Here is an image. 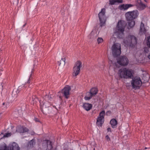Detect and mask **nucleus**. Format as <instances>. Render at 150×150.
Instances as JSON below:
<instances>
[{
    "mask_svg": "<svg viewBox=\"0 0 150 150\" xmlns=\"http://www.w3.org/2000/svg\"><path fill=\"white\" fill-rule=\"evenodd\" d=\"M126 25V23L123 21H120L118 22L114 33L117 34L120 38L124 36V32Z\"/></svg>",
    "mask_w": 150,
    "mask_h": 150,
    "instance_id": "f257e3e1",
    "label": "nucleus"
},
{
    "mask_svg": "<svg viewBox=\"0 0 150 150\" xmlns=\"http://www.w3.org/2000/svg\"><path fill=\"white\" fill-rule=\"evenodd\" d=\"M137 38L133 35H129L124 40V43L127 46L134 47L137 43Z\"/></svg>",
    "mask_w": 150,
    "mask_h": 150,
    "instance_id": "f03ea898",
    "label": "nucleus"
},
{
    "mask_svg": "<svg viewBox=\"0 0 150 150\" xmlns=\"http://www.w3.org/2000/svg\"><path fill=\"white\" fill-rule=\"evenodd\" d=\"M119 74L121 78L131 79L133 77L132 71L127 68H123L119 71Z\"/></svg>",
    "mask_w": 150,
    "mask_h": 150,
    "instance_id": "7ed1b4c3",
    "label": "nucleus"
},
{
    "mask_svg": "<svg viewBox=\"0 0 150 150\" xmlns=\"http://www.w3.org/2000/svg\"><path fill=\"white\" fill-rule=\"evenodd\" d=\"M131 81V85L132 88L135 90L139 88L142 84L140 78L138 76L132 77Z\"/></svg>",
    "mask_w": 150,
    "mask_h": 150,
    "instance_id": "20e7f679",
    "label": "nucleus"
},
{
    "mask_svg": "<svg viewBox=\"0 0 150 150\" xmlns=\"http://www.w3.org/2000/svg\"><path fill=\"white\" fill-rule=\"evenodd\" d=\"M111 50L114 57H117L120 55L121 53L120 44L118 43H115L111 47Z\"/></svg>",
    "mask_w": 150,
    "mask_h": 150,
    "instance_id": "39448f33",
    "label": "nucleus"
},
{
    "mask_svg": "<svg viewBox=\"0 0 150 150\" xmlns=\"http://www.w3.org/2000/svg\"><path fill=\"white\" fill-rule=\"evenodd\" d=\"M138 16V11L137 10L129 11L125 14V16L127 20L130 21L136 18Z\"/></svg>",
    "mask_w": 150,
    "mask_h": 150,
    "instance_id": "423d86ee",
    "label": "nucleus"
},
{
    "mask_svg": "<svg viewBox=\"0 0 150 150\" xmlns=\"http://www.w3.org/2000/svg\"><path fill=\"white\" fill-rule=\"evenodd\" d=\"M82 66V63L81 61H78L76 62L73 67L72 74L73 76H76L79 74Z\"/></svg>",
    "mask_w": 150,
    "mask_h": 150,
    "instance_id": "0eeeda50",
    "label": "nucleus"
},
{
    "mask_svg": "<svg viewBox=\"0 0 150 150\" xmlns=\"http://www.w3.org/2000/svg\"><path fill=\"white\" fill-rule=\"evenodd\" d=\"M105 9L104 8H102L101 11L98 14V16L100 21V26L102 27L105 24L106 18L105 15Z\"/></svg>",
    "mask_w": 150,
    "mask_h": 150,
    "instance_id": "6e6552de",
    "label": "nucleus"
},
{
    "mask_svg": "<svg viewBox=\"0 0 150 150\" xmlns=\"http://www.w3.org/2000/svg\"><path fill=\"white\" fill-rule=\"evenodd\" d=\"M105 115V112L104 110L101 112L97 118L96 122V125L98 126H102L104 121V116Z\"/></svg>",
    "mask_w": 150,
    "mask_h": 150,
    "instance_id": "1a4fd4ad",
    "label": "nucleus"
},
{
    "mask_svg": "<svg viewBox=\"0 0 150 150\" xmlns=\"http://www.w3.org/2000/svg\"><path fill=\"white\" fill-rule=\"evenodd\" d=\"M117 63L122 66L127 65L129 63L128 58L125 56H120L117 59Z\"/></svg>",
    "mask_w": 150,
    "mask_h": 150,
    "instance_id": "9d476101",
    "label": "nucleus"
},
{
    "mask_svg": "<svg viewBox=\"0 0 150 150\" xmlns=\"http://www.w3.org/2000/svg\"><path fill=\"white\" fill-rule=\"evenodd\" d=\"M71 89L70 87L69 86H67L64 88L61 92L63 96L67 99L69 97V92Z\"/></svg>",
    "mask_w": 150,
    "mask_h": 150,
    "instance_id": "9b49d317",
    "label": "nucleus"
},
{
    "mask_svg": "<svg viewBox=\"0 0 150 150\" xmlns=\"http://www.w3.org/2000/svg\"><path fill=\"white\" fill-rule=\"evenodd\" d=\"M8 148L10 150H20V148L18 144L15 142L10 143L8 145Z\"/></svg>",
    "mask_w": 150,
    "mask_h": 150,
    "instance_id": "f8f14e48",
    "label": "nucleus"
},
{
    "mask_svg": "<svg viewBox=\"0 0 150 150\" xmlns=\"http://www.w3.org/2000/svg\"><path fill=\"white\" fill-rule=\"evenodd\" d=\"M147 31L145 27L144 24L142 22L141 23L139 34L140 35L145 34Z\"/></svg>",
    "mask_w": 150,
    "mask_h": 150,
    "instance_id": "ddd939ff",
    "label": "nucleus"
},
{
    "mask_svg": "<svg viewBox=\"0 0 150 150\" xmlns=\"http://www.w3.org/2000/svg\"><path fill=\"white\" fill-rule=\"evenodd\" d=\"M136 5L137 8L140 10H142L145 7V5L142 3L141 0H137Z\"/></svg>",
    "mask_w": 150,
    "mask_h": 150,
    "instance_id": "4468645a",
    "label": "nucleus"
},
{
    "mask_svg": "<svg viewBox=\"0 0 150 150\" xmlns=\"http://www.w3.org/2000/svg\"><path fill=\"white\" fill-rule=\"evenodd\" d=\"M133 6V5L131 4H123L119 6V8L121 10H126Z\"/></svg>",
    "mask_w": 150,
    "mask_h": 150,
    "instance_id": "2eb2a0df",
    "label": "nucleus"
},
{
    "mask_svg": "<svg viewBox=\"0 0 150 150\" xmlns=\"http://www.w3.org/2000/svg\"><path fill=\"white\" fill-rule=\"evenodd\" d=\"M17 132L19 133H24L28 132L29 129L25 127H19L16 130Z\"/></svg>",
    "mask_w": 150,
    "mask_h": 150,
    "instance_id": "dca6fc26",
    "label": "nucleus"
},
{
    "mask_svg": "<svg viewBox=\"0 0 150 150\" xmlns=\"http://www.w3.org/2000/svg\"><path fill=\"white\" fill-rule=\"evenodd\" d=\"M83 107L86 110L88 111L91 109L92 105L91 104L84 103L83 104Z\"/></svg>",
    "mask_w": 150,
    "mask_h": 150,
    "instance_id": "f3484780",
    "label": "nucleus"
},
{
    "mask_svg": "<svg viewBox=\"0 0 150 150\" xmlns=\"http://www.w3.org/2000/svg\"><path fill=\"white\" fill-rule=\"evenodd\" d=\"M110 123L111 125L112 128H115L117 127V122L115 119H112L110 120Z\"/></svg>",
    "mask_w": 150,
    "mask_h": 150,
    "instance_id": "a211bd4d",
    "label": "nucleus"
},
{
    "mask_svg": "<svg viewBox=\"0 0 150 150\" xmlns=\"http://www.w3.org/2000/svg\"><path fill=\"white\" fill-rule=\"evenodd\" d=\"M19 91L18 90H13L12 92V97L14 98V99H15L18 96V94L19 93Z\"/></svg>",
    "mask_w": 150,
    "mask_h": 150,
    "instance_id": "6ab92c4d",
    "label": "nucleus"
},
{
    "mask_svg": "<svg viewBox=\"0 0 150 150\" xmlns=\"http://www.w3.org/2000/svg\"><path fill=\"white\" fill-rule=\"evenodd\" d=\"M90 92L91 93V94L94 96L98 93V90L96 88H93L90 90Z\"/></svg>",
    "mask_w": 150,
    "mask_h": 150,
    "instance_id": "aec40b11",
    "label": "nucleus"
},
{
    "mask_svg": "<svg viewBox=\"0 0 150 150\" xmlns=\"http://www.w3.org/2000/svg\"><path fill=\"white\" fill-rule=\"evenodd\" d=\"M93 96L91 94V93L90 92H88L86 93V96L84 97V98L86 100H89L91 99Z\"/></svg>",
    "mask_w": 150,
    "mask_h": 150,
    "instance_id": "412c9836",
    "label": "nucleus"
},
{
    "mask_svg": "<svg viewBox=\"0 0 150 150\" xmlns=\"http://www.w3.org/2000/svg\"><path fill=\"white\" fill-rule=\"evenodd\" d=\"M47 149L49 150H51L52 148L51 141L50 140H47Z\"/></svg>",
    "mask_w": 150,
    "mask_h": 150,
    "instance_id": "4be33fe9",
    "label": "nucleus"
},
{
    "mask_svg": "<svg viewBox=\"0 0 150 150\" xmlns=\"http://www.w3.org/2000/svg\"><path fill=\"white\" fill-rule=\"evenodd\" d=\"M130 22H128V28H133L135 24V21L133 20L130 21Z\"/></svg>",
    "mask_w": 150,
    "mask_h": 150,
    "instance_id": "5701e85b",
    "label": "nucleus"
},
{
    "mask_svg": "<svg viewBox=\"0 0 150 150\" xmlns=\"http://www.w3.org/2000/svg\"><path fill=\"white\" fill-rule=\"evenodd\" d=\"M0 150H9L6 147V144L4 143L0 145Z\"/></svg>",
    "mask_w": 150,
    "mask_h": 150,
    "instance_id": "b1692460",
    "label": "nucleus"
},
{
    "mask_svg": "<svg viewBox=\"0 0 150 150\" xmlns=\"http://www.w3.org/2000/svg\"><path fill=\"white\" fill-rule=\"evenodd\" d=\"M65 60L66 59L65 58H62L61 60H60L59 61H58V65L59 66H60L62 64L63 65H64L65 63Z\"/></svg>",
    "mask_w": 150,
    "mask_h": 150,
    "instance_id": "393cba45",
    "label": "nucleus"
},
{
    "mask_svg": "<svg viewBox=\"0 0 150 150\" xmlns=\"http://www.w3.org/2000/svg\"><path fill=\"white\" fill-rule=\"evenodd\" d=\"M35 144V142L34 140L32 139L28 143V146L30 147H33Z\"/></svg>",
    "mask_w": 150,
    "mask_h": 150,
    "instance_id": "a878e982",
    "label": "nucleus"
},
{
    "mask_svg": "<svg viewBox=\"0 0 150 150\" xmlns=\"http://www.w3.org/2000/svg\"><path fill=\"white\" fill-rule=\"evenodd\" d=\"M96 35H94V33L92 32L88 35V38L89 39H95L96 38Z\"/></svg>",
    "mask_w": 150,
    "mask_h": 150,
    "instance_id": "bb28decb",
    "label": "nucleus"
},
{
    "mask_svg": "<svg viewBox=\"0 0 150 150\" xmlns=\"http://www.w3.org/2000/svg\"><path fill=\"white\" fill-rule=\"evenodd\" d=\"M42 111V112L44 114H47V113H49V112L48 111L49 109L48 108H45L44 110H43L42 109H41Z\"/></svg>",
    "mask_w": 150,
    "mask_h": 150,
    "instance_id": "cd10ccee",
    "label": "nucleus"
},
{
    "mask_svg": "<svg viewBox=\"0 0 150 150\" xmlns=\"http://www.w3.org/2000/svg\"><path fill=\"white\" fill-rule=\"evenodd\" d=\"M150 48L148 47H145L144 48V52L146 54H148L149 52Z\"/></svg>",
    "mask_w": 150,
    "mask_h": 150,
    "instance_id": "c85d7f7f",
    "label": "nucleus"
},
{
    "mask_svg": "<svg viewBox=\"0 0 150 150\" xmlns=\"http://www.w3.org/2000/svg\"><path fill=\"white\" fill-rule=\"evenodd\" d=\"M97 41H98V43L99 44V43L102 42L103 41V40L102 38H98V39Z\"/></svg>",
    "mask_w": 150,
    "mask_h": 150,
    "instance_id": "c756f323",
    "label": "nucleus"
},
{
    "mask_svg": "<svg viewBox=\"0 0 150 150\" xmlns=\"http://www.w3.org/2000/svg\"><path fill=\"white\" fill-rule=\"evenodd\" d=\"M109 3L111 5H113L116 3V1L115 0H110Z\"/></svg>",
    "mask_w": 150,
    "mask_h": 150,
    "instance_id": "7c9ffc66",
    "label": "nucleus"
},
{
    "mask_svg": "<svg viewBox=\"0 0 150 150\" xmlns=\"http://www.w3.org/2000/svg\"><path fill=\"white\" fill-rule=\"evenodd\" d=\"M147 45L150 47V36H149L148 38Z\"/></svg>",
    "mask_w": 150,
    "mask_h": 150,
    "instance_id": "2f4dec72",
    "label": "nucleus"
},
{
    "mask_svg": "<svg viewBox=\"0 0 150 150\" xmlns=\"http://www.w3.org/2000/svg\"><path fill=\"white\" fill-rule=\"evenodd\" d=\"M11 133H5L4 135V137H8L11 135Z\"/></svg>",
    "mask_w": 150,
    "mask_h": 150,
    "instance_id": "473e14b6",
    "label": "nucleus"
},
{
    "mask_svg": "<svg viewBox=\"0 0 150 150\" xmlns=\"http://www.w3.org/2000/svg\"><path fill=\"white\" fill-rule=\"evenodd\" d=\"M45 98L46 99V100H50V99L51 98L49 96L46 95L45 96Z\"/></svg>",
    "mask_w": 150,
    "mask_h": 150,
    "instance_id": "72a5a7b5",
    "label": "nucleus"
},
{
    "mask_svg": "<svg viewBox=\"0 0 150 150\" xmlns=\"http://www.w3.org/2000/svg\"><path fill=\"white\" fill-rule=\"evenodd\" d=\"M32 75V74H31L30 75V77L29 78V80H28V81L27 82V83H30V80H31V79H32V77H31V76Z\"/></svg>",
    "mask_w": 150,
    "mask_h": 150,
    "instance_id": "f704fd0d",
    "label": "nucleus"
},
{
    "mask_svg": "<svg viewBox=\"0 0 150 150\" xmlns=\"http://www.w3.org/2000/svg\"><path fill=\"white\" fill-rule=\"evenodd\" d=\"M111 113V112L110 111H107L106 112V115H110Z\"/></svg>",
    "mask_w": 150,
    "mask_h": 150,
    "instance_id": "c9c22d12",
    "label": "nucleus"
},
{
    "mask_svg": "<svg viewBox=\"0 0 150 150\" xmlns=\"http://www.w3.org/2000/svg\"><path fill=\"white\" fill-rule=\"evenodd\" d=\"M105 138L108 141H110V139L108 135H107L105 137Z\"/></svg>",
    "mask_w": 150,
    "mask_h": 150,
    "instance_id": "e433bc0d",
    "label": "nucleus"
},
{
    "mask_svg": "<svg viewBox=\"0 0 150 150\" xmlns=\"http://www.w3.org/2000/svg\"><path fill=\"white\" fill-rule=\"evenodd\" d=\"M116 3H122V0H115Z\"/></svg>",
    "mask_w": 150,
    "mask_h": 150,
    "instance_id": "4c0bfd02",
    "label": "nucleus"
},
{
    "mask_svg": "<svg viewBox=\"0 0 150 150\" xmlns=\"http://www.w3.org/2000/svg\"><path fill=\"white\" fill-rule=\"evenodd\" d=\"M35 120L36 122H39V119L38 118H35Z\"/></svg>",
    "mask_w": 150,
    "mask_h": 150,
    "instance_id": "58836bf2",
    "label": "nucleus"
},
{
    "mask_svg": "<svg viewBox=\"0 0 150 150\" xmlns=\"http://www.w3.org/2000/svg\"><path fill=\"white\" fill-rule=\"evenodd\" d=\"M108 132H111V128L110 127L108 128L107 129Z\"/></svg>",
    "mask_w": 150,
    "mask_h": 150,
    "instance_id": "ea45409f",
    "label": "nucleus"
},
{
    "mask_svg": "<svg viewBox=\"0 0 150 150\" xmlns=\"http://www.w3.org/2000/svg\"><path fill=\"white\" fill-rule=\"evenodd\" d=\"M148 57L149 58V59H150V54L148 55Z\"/></svg>",
    "mask_w": 150,
    "mask_h": 150,
    "instance_id": "a19ab883",
    "label": "nucleus"
},
{
    "mask_svg": "<svg viewBox=\"0 0 150 150\" xmlns=\"http://www.w3.org/2000/svg\"><path fill=\"white\" fill-rule=\"evenodd\" d=\"M59 98L61 100L62 99V96H59Z\"/></svg>",
    "mask_w": 150,
    "mask_h": 150,
    "instance_id": "79ce46f5",
    "label": "nucleus"
},
{
    "mask_svg": "<svg viewBox=\"0 0 150 150\" xmlns=\"http://www.w3.org/2000/svg\"><path fill=\"white\" fill-rule=\"evenodd\" d=\"M5 103H3L2 105H5Z\"/></svg>",
    "mask_w": 150,
    "mask_h": 150,
    "instance_id": "37998d69",
    "label": "nucleus"
},
{
    "mask_svg": "<svg viewBox=\"0 0 150 150\" xmlns=\"http://www.w3.org/2000/svg\"><path fill=\"white\" fill-rule=\"evenodd\" d=\"M147 149V148H146V147H145L144 149Z\"/></svg>",
    "mask_w": 150,
    "mask_h": 150,
    "instance_id": "c03bdc74",
    "label": "nucleus"
},
{
    "mask_svg": "<svg viewBox=\"0 0 150 150\" xmlns=\"http://www.w3.org/2000/svg\"><path fill=\"white\" fill-rule=\"evenodd\" d=\"M25 24L24 25H23V27L25 26Z\"/></svg>",
    "mask_w": 150,
    "mask_h": 150,
    "instance_id": "a18cd8bd",
    "label": "nucleus"
},
{
    "mask_svg": "<svg viewBox=\"0 0 150 150\" xmlns=\"http://www.w3.org/2000/svg\"><path fill=\"white\" fill-rule=\"evenodd\" d=\"M33 71H31V73H33Z\"/></svg>",
    "mask_w": 150,
    "mask_h": 150,
    "instance_id": "49530a36",
    "label": "nucleus"
},
{
    "mask_svg": "<svg viewBox=\"0 0 150 150\" xmlns=\"http://www.w3.org/2000/svg\"><path fill=\"white\" fill-rule=\"evenodd\" d=\"M144 1H146V0H144Z\"/></svg>",
    "mask_w": 150,
    "mask_h": 150,
    "instance_id": "de8ad7c7",
    "label": "nucleus"
}]
</instances>
